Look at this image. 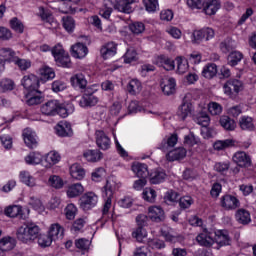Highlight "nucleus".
I'll return each instance as SVG.
<instances>
[{"label":"nucleus","mask_w":256,"mask_h":256,"mask_svg":"<svg viewBox=\"0 0 256 256\" xmlns=\"http://www.w3.org/2000/svg\"><path fill=\"white\" fill-rule=\"evenodd\" d=\"M18 241L22 243H33L39 237V226L33 223H25L16 232Z\"/></svg>","instance_id":"nucleus-1"},{"label":"nucleus","mask_w":256,"mask_h":256,"mask_svg":"<svg viewBox=\"0 0 256 256\" xmlns=\"http://www.w3.org/2000/svg\"><path fill=\"white\" fill-rule=\"evenodd\" d=\"M79 105L83 108L95 107L99 103V97L95 95V92L91 87H87L83 91V95L78 101Z\"/></svg>","instance_id":"nucleus-2"},{"label":"nucleus","mask_w":256,"mask_h":256,"mask_svg":"<svg viewBox=\"0 0 256 256\" xmlns=\"http://www.w3.org/2000/svg\"><path fill=\"white\" fill-rule=\"evenodd\" d=\"M113 193H115V188L110 181H107L106 185L103 187L102 197L105 199L106 202L102 209V215H107V213H109V210L111 209Z\"/></svg>","instance_id":"nucleus-3"},{"label":"nucleus","mask_w":256,"mask_h":256,"mask_svg":"<svg viewBox=\"0 0 256 256\" xmlns=\"http://www.w3.org/2000/svg\"><path fill=\"white\" fill-rule=\"evenodd\" d=\"M220 205L225 211H235L241 207L239 199L231 194H226L220 198Z\"/></svg>","instance_id":"nucleus-4"},{"label":"nucleus","mask_w":256,"mask_h":256,"mask_svg":"<svg viewBox=\"0 0 256 256\" xmlns=\"http://www.w3.org/2000/svg\"><path fill=\"white\" fill-rule=\"evenodd\" d=\"M80 201L81 209H83V211H89L90 209H93L95 205H97L99 198L95 193L88 192L81 197Z\"/></svg>","instance_id":"nucleus-5"},{"label":"nucleus","mask_w":256,"mask_h":256,"mask_svg":"<svg viewBox=\"0 0 256 256\" xmlns=\"http://www.w3.org/2000/svg\"><path fill=\"white\" fill-rule=\"evenodd\" d=\"M176 86L177 83L175 82L173 77L165 76L161 79L160 87L162 89V92L167 96L175 94Z\"/></svg>","instance_id":"nucleus-6"},{"label":"nucleus","mask_w":256,"mask_h":256,"mask_svg":"<svg viewBox=\"0 0 256 256\" xmlns=\"http://www.w3.org/2000/svg\"><path fill=\"white\" fill-rule=\"evenodd\" d=\"M58 110L59 101L57 100H50L41 106V113L48 117H54V115H57Z\"/></svg>","instance_id":"nucleus-7"},{"label":"nucleus","mask_w":256,"mask_h":256,"mask_svg":"<svg viewBox=\"0 0 256 256\" xmlns=\"http://www.w3.org/2000/svg\"><path fill=\"white\" fill-rule=\"evenodd\" d=\"M243 87V83L237 79L228 80L224 86L225 95H233V93H239L241 88Z\"/></svg>","instance_id":"nucleus-8"},{"label":"nucleus","mask_w":256,"mask_h":256,"mask_svg":"<svg viewBox=\"0 0 256 256\" xmlns=\"http://www.w3.org/2000/svg\"><path fill=\"white\" fill-rule=\"evenodd\" d=\"M96 144L103 151H107L111 147V139L104 131L98 130L96 131Z\"/></svg>","instance_id":"nucleus-9"},{"label":"nucleus","mask_w":256,"mask_h":256,"mask_svg":"<svg viewBox=\"0 0 256 256\" xmlns=\"http://www.w3.org/2000/svg\"><path fill=\"white\" fill-rule=\"evenodd\" d=\"M87 53H89V48L83 43L78 42L71 46V55L75 57V59H83L87 57Z\"/></svg>","instance_id":"nucleus-10"},{"label":"nucleus","mask_w":256,"mask_h":256,"mask_svg":"<svg viewBox=\"0 0 256 256\" xmlns=\"http://www.w3.org/2000/svg\"><path fill=\"white\" fill-rule=\"evenodd\" d=\"M55 131L59 137H71V135H73L71 124L67 121L58 123L55 127Z\"/></svg>","instance_id":"nucleus-11"},{"label":"nucleus","mask_w":256,"mask_h":256,"mask_svg":"<svg viewBox=\"0 0 256 256\" xmlns=\"http://www.w3.org/2000/svg\"><path fill=\"white\" fill-rule=\"evenodd\" d=\"M187 157V150L183 147H178L173 150H168V153L166 154L167 161H179L180 159H185Z\"/></svg>","instance_id":"nucleus-12"},{"label":"nucleus","mask_w":256,"mask_h":256,"mask_svg":"<svg viewBox=\"0 0 256 256\" xmlns=\"http://www.w3.org/2000/svg\"><path fill=\"white\" fill-rule=\"evenodd\" d=\"M23 139L24 143L29 147L30 149H33L37 147V134L30 128H26L23 131Z\"/></svg>","instance_id":"nucleus-13"},{"label":"nucleus","mask_w":256,"mask_h":256,"mask_svg":"<svg viewBox=\"0 0 256 256\" xmlns=\"http://www.w3.org/2000/svg\"><path fill=\"white\" fill-rule=\"evenodd\" d=\"M214 241L217 243V245H219V247L231 245V238L229 237V232H227V230L216 231Z\"/></svg>","instance_id":"nucleus-14"},{"label":"nucleus","mask_w":256,"mask_h":256,"mask_svg":"<svg viewBox=\"0 0 256 256\" xmlns=\"http://www.w3.org/2000/svg\"><path fill=\"white\" fill-rule=\"evenodd\" d=\"M233 161L238 164V167H251V157L243 151L236 152L233 156Z\"/></svg>","instance_id":"nucleus-15"},{"label":"nucleus","mask_w":256,"mask_h":256,"mask_svg":"<svg viewBox=\"0 0 256 256\" xmlns=\"http://www.w3.org/2000/svg\"><path fill=\"white\" fill-rule=\"evenodd\" d=\"M22 85L27 91H36L39 87V79L35 75L24 76Z\"/></svg>","instance_id":"nucleus-16"},{"label":"nucleus","mask_w":256,"mask_h":256,"mask_svg":"<svg viewBox=\"0 0 256 256\" xmlns=\"http://www.w3.org/2000/svg\"><path fill=\"white\" fill-rule=\"evenodd\" d=\"M196 241L199 243V245H202L203 247H211L215 243V240L213 239V234L211 232L204 230L201 234H199L196 237Z\"/></svg>","instance_id":"nucleus-17"},{"label":"nucleus","mask_w":256,"mask_h":256,"mask_svg":"<svg viewBox=\"0 0 256 256\" xmlns=\"http://www.w3.org/2000/svg\"><path fill=\"white\" fill-rule=\"evenodd\" d=\"M100 54L103 59H109L117 54V44L115 42H109L101 47Z\"/></svg>","instance_id":"nucleus-18"},{"label":"nucleus","mask_w":256,"mask_h":256,"mask_svg":"<svg viewBox=\"0 0 256 256\" xmlns=\"http://www.w3.org/2000/svg\"><path fill=\"white\" fill-rule=\"evenodd\" d=\"M17 53L11 48H0V61L1 63H13Z\"/></svg>","instance_id":"nucleus-19"},{"label":"nucleus","mask_w":256,"mask_h":256,"mask_svg":"<svg viewBox=\"0 0 256 256\" xmlns=\"http://www.w3.org/2000/svg\"><path fill=\"white\" fill-rule=\"evenodd\" d=\"M70 82L72 87H78L79 89H82L85 91L87 89V79L85 78V75L83 73L75 74L70 78Z\"/></svg>","instance_id":"nucleus-20"},{"label":"nucleus","mask_w":256,"mask_h":256,"mask_svg":"<svg viewBox=\"0 0 256 256\" xmlns=\"http://www.w3.org/2000/svg\"><path fill=\"white\" fill-rule=\"evenodd\" d=\"M19 179L21 183L27 187H37V180L35 177H33V175H31V173H29V171H21L19 174Z\"/></svg>","instance_id":"nucleus-21"},{"label":"nucleus","mask_w":256,"mask_h":256,"mask_svg":"<svg viewBox=\"0 0 256 256\" xmlns=\"http://www.w3.org/2000/svg\"><path fill=\"white\" fill-rule=\"evenodd\" d=\"M65 234V230L60 226L59 223H54L50 226L48 235L54 240L63 239V235Z\"/></svg>","instance_id":"nucleus-22"},{"label":"nucleus","mask_w":256,"mask_h":256,"mask_svg":"<svg viewBox=\"0 0 256 256\" xmlns=\"http://www.w3.org/2000/svg\"><path fill=\"white\" fill-rule=\"evenodd\" d=\"M221 9V2L219 0H208L203 8L206 15H215Z\"/></svg>","instance_id":"nucleus-23"},{"label":"nucleus","mask_w":256,"mask_h":256,"mask_svg":"<svg viewBox=\"0 0 256 256\" xmlns=\"http://www.w3.org/2000/svg\"><path fill=\"white\" fill-rule=\"evenodd\" d=\"M179 140V138L177 137V134H172L171 136H169L167 139L162 140L159 149H161V151L167 152L169 151V149H171V147H175V145H177V141Z\"/></svg>","instance_id":"nucleus-24"},{"label":"nucleus","mask_w":256,"mask_h":256,"mask_svg":"<svg viewBox=\"0 0 256 256\" xmlns=\"http://www.w3.org/2000/svg\"><path fill=\"white\" fill-rule=\"evenodd\" d=\"M85 192V188H83V185L81 183L71 184L68 186L67 189V196L70 199H73L75 197H79V195H83Z\"/></svg>","instance_id":"nucleus-25"},{"label":"nucleus","mask_w":256,"mask_h":256,"mask_svg":"<svg viewBox=\"0 0 256 256\" xmlns=\"http://www.w3.org/2000/svg\"><path fill=\"white\" fill-rule=\"evenodd\" d=\"M219 123H220L221 127H223V129H225V131H235V129L237 127V123L235 122V120H233V118H231L227 115L221 116Z\"/></svg>","instance_id":"nucleus-26"},{"label":"nucleus","mask_w":256,"mask_h":256,"mask_svg":"<svg viewBox=\"0 0 256 256\" xmlns=\"http://www.w3.org/2000/svg\"><path fill=\"white\" fill-rule=\"evenodd\" d=\"M132 171L140 179H145L149 175V170L147 168V164H143V163L133 164L132 165Z\"/></svg>","instance_id":"nucleus-27"},{"label":"nucleus","mask_w":256,"mask_h":256,"mask_svg":"<svg viewBox=\"0 0 256 256\" xmlns=\"http://www.w3.org/2000/svg\"><path fill=\"white\" fill-rule=\"evenodd\" d=\"M149 217L153 221H163L165 219V212L159 206H152L148 210Z\"/></svg>","instance_id":"nucleus-28"},{"label":"nucleus","mask_w":256,"mask_h":256,"mask_svg":"<svg viewBox=\"0 0 256 256\" xmlns=\"http://www.w3.org/2000/svg\"><path fill=\"white\" fill-rule=\"evenodd\" d=\"M133 3H135V0H119L117 4L114 5V8L121 13H131V11H133L131 8Z\"/></svg>","instance_id":"nucleus-29"},{"label":"nucleus","mask_w":256,"mask_h":256,"mask_svg":"<svg viewBox=\"0 0 256 256\" xmlns=\"http://www.w3.org/2000/svg\"><path fill=\"white\" fill-rule=\"evenodd\" d=\"M70 175L73 179H76L77 181H81V179L85 178V169L81 167L79 164H73L70 167Z\"/></svg>","instance_id":"nucleus-30"},{"label":"nucleus","mask_w":256,"mask_h":256,"mask_svg":"<svg viewBox=\"0 0 256 256\" xmlns=\"http://www.w3.org/2000/svg\"><path fill=\"white\" fill-rule=\"evenodd\" d=\"M83 157L86 158L90 163H97L103 159V153L99 150H87L84 152Z\"/></svg>","instance_id":"nucleus-31"},{"label":"nucleus","mask_w":256,"mask_h":256,"mask_svg":"<svg viewBox=\"0 0 256 256\" xmlns=\"http://www.w3.org/2000/svg\"><path fill=\"white\" fill-rule=\"evenodd\" d=\"M61 161V156L59 155V152L51 151L46 155L44 165L46 167H53V165H57Z\"/></svg>","instance_id":"nucleus-32"},{"label":"nucleus","mask_w":256,"mask_h":256,"mask_svg":"<svg viewBox=\"0 0 256 256\" xmlns=\"http://www.w3.org/2000/svg\"><path fill=\"white\" fill-rule=\"evenodd\" d=\"M157 64L166 71H173L175 69V61L167 56L158 57Z\"/></svg>","instance_id":"nucleus-33"},{"label":"nucleus","mask_w":256,"mask_h":256,"mask_svg":"<svg viewBox=\"0 0 256 256\" xmlns=\"http://www.w3.org/2000/svg\"><path fill=\"white\" fill-rule=\"evenodd\" d=\"M167 178V174L163 170H156L150 175V183L151 185H159V183H163Z\"/></svg>","instance_id":"nucleus-34"},{"label":"nucleus","mask_w":256,"mask_h":256,"mask_svg":"<svg viewBox=\"0 0 256 256\" xmlns=\"http://www.w3.org/2000/svg\"><path fill=\"white\" fill-rule=\"evenodd\" d=\"M236 220L242 225H249L251 223V214L245 209H239L236 212Z\"/></svg>","instance_id":"nucleus-35"},{"label":"nucleus","mask_w":256,"mask_h":256,"mask_svg":"<svg viewBox=\"0 0 256 256\" xmlns=\"http://www.w3.org/2000/svg\"><path fill=\"white\" fill-rule=\"evenodd\" d=\"M239 126L243 131H253L255 129L253 118L249 116H242L239 120Z\"/></svg>","instance_id":"nucleus-36"},{"label":"nucleus","mask_w":256,"mask_h":256,"mask_svg":"<svg viewBox=\"0 0 256 256\" xmlns=\"http://www.w3.org/2000/svg\"><path fill=\"white\" fill-rule=\"evenodd\" d=\"M191 102L183 100V103L179 107L178 115L181 117V119L185 120L189 115H191Z\"/></svg>","instance_id":"nucleus-37"},{"label":"nucleus","mask_w":256,"mask_h":256,"mask_svg":"<svg viewBox=\"0 0 256 256\" xmlns=\"http://www.w3.org/2000/svg\"><path fill=\"white\" fill-rule=\"evenodd\" d=\"M15 239L12 237H4L0 240V251H11L15 249Z\"/></svg>","instance_id":"nucleus-38"},{"label":"nucleus","mask_w":256,"mask_h":256,"mask_svg":"<svg viewBox=\"0 0 256 256\" xmlns=\"http://www.w3.org/2000/svg\"><path fill=\"white\" fill-rule=\"evenodd\" d=\"M176 63H177V73L179 75H184V73H187L189 71V62L187 59L178 56L176 57Z\"/></svg>","instance_id":"nucleus-39"},{"label":"nucleus","mask_w":256,"mask_h":256,"mask_svg":"<svg viewBox=\"0 0 256 256\" xmlns=\"http://www.w3.org/2000/svg\"><path fill=\"white\" fill-rule=\"evenodd\" d=\"M28 165H39L43 161V156L38 152H31L25 157Z\"/></svg>","instance_id":"nucleus-40"},{"label":"nucleus","mask_w":256,"mask_h":256,"mask_svg":"<svg viewBox=\"0 0 256 256\" xmlns=\"http://www.w3.org/2000/svg\"><path fill=\"white\" fill-rule=\"evenodd\" d=\"M235 145V142L231 139L226 140H218L214 143L213 147L215 151H223L225 149H229V147H233Z\"/></svg>","instance_id":"nucleus-41"},{"label":"nucleus","mask_w":256,"mask_h":256,"mask_svg":"<svg viewBox=\"0 0 256 256\" xmlns=\"http://www.w3.org/2000/svg\"><path fill=\"white\" fill-rule=\"evenodd\" d=\"M202 75L205 79H213L217 75V65L208 64L203 68Z\"/></svg>","instance_id":"nucleus-42"},{"label":"nucleus","mask_w":256,"mask_h":256,"mask_svg":"<svg viewBox=\"0 0 256 256\" xmlns=\"http://www.w3.org/2000/svg\"><path fill=\"white\" fill-rule=\"evenodd\" d=\"M127 89L131 95H137V93H141V82L137 79H133L129 82Z\"/></svg>","instance_id":"nucleus-43"},{"label":"nucleus","mask_w":256,"mask_h":256,"mask_svg":"<svg viewBox=\"0 0 256 256\" xmlns=\"http://www.w3.org/2000/svg\"><path fill=\"white\" fill-rule=\"evenodd\" d=\"M195 122L198 125H201V127H209V123H211V118H209V115L205 112H200L195 117Z\"/></svg>","instance_id":"nucleus-44"},{"label":"nucleus","mask_w":256,"mask_h":256,"mask_svg":"<svg viewBox=\"0 0 256 256\" xmlns=\"http://www.w3.org/2000/svg\"><path fill=\"white\" fill-rule=\"evenodd\" d=\"M132 237L138 241V243H143V239H147V230L143 226H138L136 230L132 232Z\"/></svg>","instance_id":"nucleus-45"},{"label":"nucleus","mask_w":256,"mask_h":256,"mask_svg":"<svg viewBox=\"0 0 256 256\" xmlns=\"http://www.w3.org/2000/svg\"><path fill=\"white\" fill-rule=\"evenodd\" d=\"M47 185H49V187H53L54 189H62L64 183L61 177L58 175H52L49 177Z\"/></svg>","instance_id":"nucleus-46"},{"label":"nucleus","mask_w":256,"mask_h":256,"mask_svg":"<svg viewBox=\"0 0 256 256\" xmlns=\"http://www.w3.org/2000/svg\"><path fill=\"white\" fill-rule=\"evenodd\" d=\"M40 79L42 81H49V79H55V71L47 66L40 69Z\"/></svg>","instance_id":"nucleus-47"},{"label":"nucleus","mask_w":256,"mask_h":256,"mask_svg":"<svg viewBox=\"0 0 256 256\" xmlns=\"http://www.w3.org/2000/svg\"><path fill=\"white\" fill-rule=\"evenodd\" d=\"M62 23H63L64 29L68 33H73V31L75 30V19H73V17H71V16H64L62 18Z\"/></svg>","instance_id":"nucleus-48"},{"label":"nucleus","mask_w":256,"mask_h":256,"mask_svg":"<svg viewBox=\"0 0 256 256\" xmlns=\"http://www.w3.org/2000/svg\"><path fill=\"white\" fill-rule=\"evenodd\" d=\"M142 197L148 203H155V199H157V192L152 188H145Z\"/></svg>","instance_id":"nucleus-49"},{"label":"nucleus","mask_w":256,"mask_h":256,"mask_svg":"<svg viewBox=\"0 0 256 256\" xmlns=\"http://www.w3.org/2000/svg\"><path fill=\"white\" fill-rule=\"evenodd\" d=\"M241 59H243V54L241 52H231L228 56V65L235 67V65H237Z\"/></svg>","instance_id":"nucleus-50"},{"label":"nucleus","mask_w":256,"mask_h":256,"mask_svg":"<svg viewBox=\"0 0 256 256\" xmlns=\"http://www.w3.org/2000/svg\"><path fill=\"white\" fill-rule=\"evenodd\" d=\"M17 67H19L20 71H27L29 67H31V61L18 58L17 56L14 58L13 62Z\"/></svg>","instance_id":"nucleus-51"},{"label":"nucleus","mask_w":256,"mask_h":256,"mask_svg":"<svg viewBox=\"0 0 256 256\" xmlns=\"http://www.w3.org/2000/svg\"><path fill=\"white\" fill-rule=\"evenodd\" d=\"M137 61V51L134 48H128L124 55V63H133Z\"/></svg>","instance_id":"nucleus-52"},{"label":"nucleus","mask_w":256,"mask_h":256,"mask_svg":"<svg viewBox=\"0 0 256 256\" xmlns=\"http://www.w3.org/2000/svg\"><path fill=\"white\" fill-rule=\"evenodd\" d=\"M53 241H55V240L52 239L49 234H41L38 237V245L40 247H50V245H51V243H53Z\"/></svg>","instance_id":"nucleus-53"},{"label":"nucleus","mask_w":256,"mask_h":256,"mask_svg":"<svg viewBox=\"0 0 256 256\" xmlns=\"http://www.w3.org/2000/svg\"><path fill=\"white\" fill-rule=\"evenodd\" d=\"M55 61L59 67H71V58L69 57V54H64L56 58Z\"/></svg>","instance_id":"nucleus-54"},{"label":"nucleus","mask_w":256,"mask_h":256,"mask_svg":"<svg viewBox=\"0 0 256 256\" xmlns=\"http://www.w3.org/2000/svg\"><path fill=\"white\" fill-rule=\"evenodd\" d=\"M129 29L134 35H141V33L145 31V24L141 22H134L129 25Z\"/></svg>","instance_id":"nucleus-55"},{"label":"nucleus","mask_w":256,"mask_h":256,"mask_svg":"<svg viewBox=\"0 0 256 256\" xmlns=\"http://www.w3.org/2000/svg\"><path fill=\"white\" fill-rule=\"evenodd\" d=\"M14 85L15 84L13 83V80L2 79L0 81V91H1V93H5L7 91H13Z\"/></svg>","instance_id":"nucleus-56"},{"label":"nucleus","mask_w":256,"mask_h":256,"mask_svg":"<svg viewBox=\"0 0 256 256\" xmlns=\"http://www.w3.org/2000/svg\"><path fill=\"white\" fill-rule=\"evenodd\" d=\"M39 15L42 19V21H45V23H53V15L51 14V12H49V10H45V8L40 7L39 8Z\"/></svg>","instance_id":"nucleus-57"},{"label":"nucleus","mask_w":256,"mask_h":256,"mask_svg":"<svg viewBox=\"0 0 256 256\" xmlns=\"http://www.w3.org/2000/svg\"><path fill=\"white\" fill-rule=\"evenodd\" d=\"M21 213V207L20 206H9L8 208L5 209V215H7V217H18Z\"/></svg>","instance_id":"nucleus-58"},{"label":"nucleus","mask_w":256,"mask_h":256,"mask_svg":"<svg viewBox=\"0 0 256 256\" xmlns=\"http://www.w3.org/2000/svg\"><path fill=\"white\" fill-rule=\"evenodd\" d=\"M208 110L211 115H221L223 112V107L217 102H211L208 105Z\"/></svg>","instance_id":"nucleus-59"},{"label":"nucleus","mask_w":256,"mask_h":256,"mask_svg":"<svg viewBox=\"0 0 256 256\" xmlns=\"http://www.w3.org/2000/svg\"><path fill=\"white\" fill-rule=\"evenodd\" d=\"M143 3L146 7V11L149 13L157 11V7H159V2L157 0H143Z\"/></svg>","instance_id":"nucleus-60"},{"label":"nucleus","mask_w":256,"mask_h":256,"mask_svg":"<svg viewBox=\"0 0 256 256\" xmlns=\"http://www.w3.org/2000/svg\"><path fill=\"white\" fill-rule=\"evenodd\" d=\"M241 113H243V108L241 107V105L232 106L227 110V114L229 115V117L233 118L239 117Z\"/></svg>","instance_id":"nucleus-61"},{"label":"nucleus","mask_w":256,"mask_h":256,"mask_svg":"<svg viewBox=\"0 0 256 256\" xmlns=\"http://www.w3.org/2000/svg\"><path fill=\"white\" fill-rule=\"evenodd\" d=\"M65 211L67 219L70 221L75 219V215H77V207H75L73 204H68Z\"/></svg>","instance_id":"nucleus-62"},{"label":"nucleus","mask_w":256,"mask_h":256,"mask_svg":"<svg viewBox=\"0 0 256 256\" xmlns=\"http://www.w3.org/2000/svg\"><path fill=\"white\" fill-rule=\"evenodd\" d=\"M10 25H11L12 29L14 31H16V33H23L24 26H23V23L19 19L13 18L10 21Z\"/></svg>","instance_id":"nucleus-63"},{"label":"nucleus","mask_w":256,"mask_h":256,"mask_svg":"<svg viewBox=\"0 0 256 256\" xmlns=\"http://www.w3.org/2000/svg\"><path fill=\"white\" fill-rule=\"evenodd\" d=\"M105 177V169L97 168L94 172H92V181L99 183Z\"/></svg>","instance_id":"nucleus-64"}]
</instances>
